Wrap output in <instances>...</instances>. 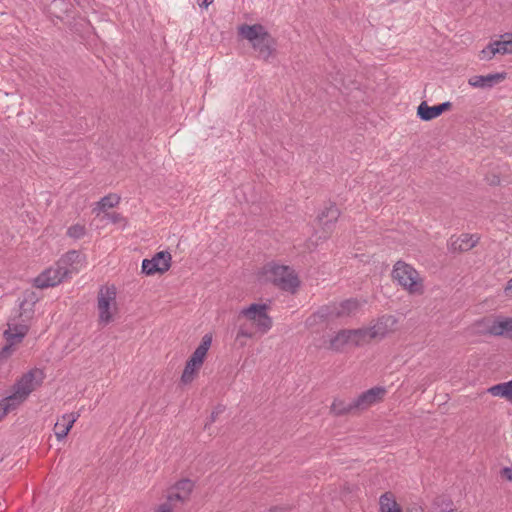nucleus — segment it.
<instances>
[{"label":"nucleus","mask_w":512,"mask_h":512,"mask_svg":"<svg viewBox=\"0 0 512 512\" xmlns=\"http://www.w3.org/2000/svg\"><path fill=\"white\" fill-rule=\"evenodd\" d=\"M3 408H6V407H5V403H4L3 399H2L0 401V419L3 418L8 413V411L6 409H3Z\"/></svg>","instance_id":"nucleus-43"},{"label":"nucleus","mask_w":512,"mask_h":512,"mask_svg":"<svg viewBox=\"0 0 512 512\" xmlns=\"http://www.w3.org/2000/svg\"><path fill=\"white\" fill-rule=\"evenodd\" d=\"M387 390L385 387L375 386L362 392L357 398L353 400V405L357 410H365L370 406L381 402Z\"/></svg>","instance_id":"nucleus-10"},{"label":"nucleus","mask_w":512,"mask_h":512,"mask_svg":"<svg viewBox=\"0 0 512 512\" xmlns=\"http://www.w3.org/2000/svg\"><path fill=\"white\" fill-rule=\"evenodd\" d=\"M410 512H422V510L418 509V508H415V509L411 510Z\"/></svg>","instance_id":"nucleus-47"},{"label":"nucleus","mask_w":512,"mask_h":512,"mask_svg":"<svg viewBox=\"0 0 512 512\" xmlns=\"http://www.w3.org/2000/svg\"><path fill=\"white\" fill-rule=\"evenodd\" d=\"M78 417L79 414L77 413H68L57 420L54 425V433L58 440H62L67 436Z\"/></svg>","instance_id":"nucleus-18"},{"label":"nucleus","mask_w":512,"mask_h":512,"mask_svg":"<svg viewBox=\"0 0 512 512\" xmlns=\"http://www.w3.org/2000/svg\"><path fill=\"white\" fill-rule=\"evenodd\" d=\"M351 344L355 346H362L372 339H370V332L368 327L359 329H350Z\"/></svg>","instance_id":"nucleus-28"},{"label":"nucleus","mask_w":512,"mask_h":512,"mask_svg":"<svg viewBox=\"0 0 512 512\" xmlns=\"http://www.w3.org/2000/svg\"><path fill=\"white\" fill-rule=\"evenodd\" d=\"M74 273L73 269L61 267L49 268L43 271L34 279V286L40 289L53 287L61 283L64 279Z\"/></svg>","instance_id":"nucleus-6"},{"label":"nucleus","mask_w":512,"mask_h":512,"mask_svg":"<svg viewBox=\"0 0 512 512\" xmlns=\"http://www.w3.org/2000/svg\"><path fill=\"white\" fill-rule=\"evenodd\" d=\"M116 290L114 287L101 288L98 294V311L99 321L103 324H108L112 321L113 316L111 306L116 305Z\"/></svg>","instance_id":"nucleus-9"},{"label":"nucleus","mask_w":512,"mask_h":512,"mask_svg":"<svg viewBox=\"0 0 512 512\" xmlns=\"http://www.w3.org/2000/svg\"><path fill=\"white\" fill-rule=\"evenodd\" d=\"M268 308L267 304L252 303L239 312V317H245L246 319L254 322L257 329L262 334H265L273 325L272 318L267 313Z\"/></svg>","instance_id":"nucleus-5"},{"label":"nucleus","mask_w":512,"mask_h":512,"mask_svg":"<svg viewBox=\"0 0 512 512\" xmlns=\"http://www.w3.org/2000/svg\"><path fill=\"white\" fill-rule=\"evenodd\" d=\"M510 289H512V279L508 281L507 286L505 287L506 291Z\"/></svg>","instance_id":"nucleus-46"},{"label":"nucleus","mask_w":512,"mask_h":512,"mask_svg":"<svg viewBox=\"0 0 512 512\" xmlns=\"http://www.w3.org/2000/svg\"><path fill=\"white\" fill-rule=\"evenodd\" d=\"M44 380V373L41 369L34 368L23 374L14 384L13 390L22 397L27 398L35 387L40 385Z\"/></svg>","instance_id":"nucleus-7"},{"label":"nucleus","mask_w":512,"mask_h":512,"mask_svg":"<svg viewBox=\"0 0 512 512\" xmlns=\"http://www.w3.org/2000/svg\"><path fill=\"white\" fill-rule=\"evenodd\" d=\"M4 338L6 340V344H11V347L14 348L16 343H20L23 338L17 337L16 332L12 331L11 324H8V329L4 331Z\"/></svg>","instance_id":"nucleus-34"},{"label":"nucleus","mask_w":512,"mask_h":512,"mask_svg":"<svg viewBox=\"0 0 512 512\" xmlns=\"http://www.w3.org/2000/svg\"><path fill=\"white\" fill-rule=\"evenodd\" d=\"M487 333L493 336H504L512 340V318H497L488 327Z\"/></svg>","instance_id":"nucleus-17"},{"label":"nucleus","mask_w":512,"mask_h":512,"mask_svg":"<svg viewBox=\"0 0 512 512\" xmlns=\"http://www.w3.org/2000/svg\"><path fill=\"white\" fill-rule=\"evenodd\" d=\"M478 238L474 235L462 234L459 238L451 242V249L453 251H468L476 246Z\"/></svg>","instance_id":"nucleus-21"},{"label":"nucleus","mask_w":512,"mask_h":512,"mask_svg":"<svg viewBox=\"0 0 512 512\" xmlns=\"http://www.w3.org/2000/svg\"><path fill=\"white\" fill-rule=\"evenodd\" d=\"M86 233V229L83 225L75 224L68 228L67 235L74 239L82 238Z\"/></svg>","instance_id":"nucleus-33"},{"label":"nucleus","mask_w":512,"mask_h":512,"mask_svg":"<svg viewBox=\"0 0 512 512\" xmlns=\"http://www.w3.org/2000/svg\"><path fill=\"white\" fill-rule=\"evenodd\" d=\"M433 512H454V502L446 495L437 496L432 504Z\"/></svg>","instance_id":"nucleus-27"},{"label":"nucleus","mask_w":512,"mask_h":512,"mask_svg":"<svg viewBox=\"0 0 512 512\" xmlns=\"http://www.w3.org/2000/svg\"><path fill=\"white\" fill-rule=\"evenodd\" d=\"M224 411H225V406H224V405H221V404L217 405V406L215 407V409L212 411V413H211V415H210V419H209V421L205 424V427H204V428H205V429H207V428H208V426H209L210 424H212L213 422H215V421H216V419H217L218 415H219V414H221V413H223Z\"/></svg>","instance_id":"nucleus-37"},{"label":"nucleus","mask_w":512,"mask_h":512,"mask_svg":"<svg viewBox=\"0 0 512 512\" xmlns=\"http://www.w3.org/2000/svg\"><path fill=\"white\" fill-rule=\"evenodd\" d=\"M282 510L281 507L273 506L269 509L270 512H280Z\"/></svg>","instance_id":"nucleus-45"},{"label":"nucleus","mask_w":512,"mask_h":512,"mask_svg":"<svg viewBox=\"0 0 512 512\" xmlns=\"http://www.w3.org/2000/svg\"><path fill=\"white\" fill-rule=\"evenodd\" d=\"M181 507L182 506L167 495L165 502L160 504L155 512H177Z\"/></svg>","instance_id":"nucleus-32"},{"label":"nucleus","mask_w":512,"mask_h":512,"mask_svg":"<svg viewBox=\"0 0 512 512\" xmlns=\"http://www.w3.org/2000/svg\"><path fill=\"white\" fill-rule=\"evenodd\" d=\"M451 107L452 103L449 101L434 106H429L425 101H423L417 108V115L423 121H430L437 118Z\"/></svg>","instance_id":"nucleus-14"},{"label":"nucleus","mask_w":512,"mask_h":512,"mask_svg":"<svg viewBox=\"0 0 512 512\" xmlns=\"http://www.w3.org/2000/svg\"><path fill=\"white\" fill-rule=\"evenodd\" d=\"M360 307L361 303L355 298L346 299L339 304L328 305V308H330L329 311L332 320L340 317L355 315Z\"/></svg>","instance_id":"nucleus-12"},{"label":"nucleus","mask_w":512,"mask_h":512,"mask_svg":"<svg viewBox=\"0 0 512 512\" xmlns=\"http://www.w3.org/2000/svg\"><path fill=\"white\" fill-rule=\"evenodd\" d=\"M105 218L112 223H120L124 220V217L120 213L112 212V213H106Z\"/></svg>","instance_id":"nucleus-39"},{"label":"nucleus","mask_w":512,"mask_h":512,"mask_svg":"<svg viewBox=\"0 0 512 512\" xmlns=\"http://www.w3.org/2000/svg\"><path fill=\"white\" fill-rule=\"evenodd\" d=\"M392 278L410 294H422L423 284L417 270L411 265L397 261L392 270Z\"/></svg>","instance_id":"nucleus-2"},{"label":"nucleus","mask_w":512,"mask_h":512,"mask_svg":"<svg viewBox=\"0 0 512 512\" xmlns=\"http://www.w3.org/2000/svg\"><path fill=\"white\" fill-rule=\"evenodd\" d=\"M380 512H402L392 492H385L379 498Z\"/></svg>","instance_id":"nucleus-23"},{"label":"nucleus","mask_w":512,"mask_h":512,"mask_svg":"<svg viewBox=\"0 0 512 512\" xmlns=\"http://www.w3.org/2000/svg\"><path fill=\"white\" fill-rule=\"evenodd\" d=\"M488 392L495 396L506 399L512 403V380L493 385Z\"/></svg>","instance_id":"nucleus-24"},{"label":"nucleus","mask_w":512,"mask_h":512,"mask_svg":"<svg viewBox=\"0 0 512 512\" xmlns=\"http://www.w3.org/2000/svg\"><path fill=\"white\" fill-rule=\"evenodd\" d=\"M490 43L487 45L486 48H484L482 51H481V59H487V60H490L494 55H490Z\"/></svg>","instance_id":"nucleus-41"},{"label":"nucleus","mask_w":512,"mask_h":512,"mask_svg":"<svg viewBox=\"0 0 512 512\" xmlns=\"http://www.w3.org/2000/svg\"><path fill=\"white\" fill-rule=\"evenodd\" d=\"M349 343H351L350 329H342L330 340L329 347L334 351H341Z\"/></svg>","instance_id":"nucleus-25"},{"label":"nucleus","mask_w":512,"mask_h":512,"mask_svg":"<svg viewBox=\"0 0 512 512\" xmlns=\"http://www.w3.org/2000/svg\"><path fill=\"white\" fill-rule=\"evenodd\" d=\"M37 299L34 293L28 294L25 299L20 303V313L19 316H25L27 318L31 317L33 313V306L36 303Z\"/></svg>","instance_id":"nucleus-29"},{"label":"nucleus","mask_w":512,"mask_h":512,"mask_svg":"<svg viewBox=\"0 0 512 512\" xmlns=\"http://www.w3.org/2000/svg\"><path fill=\"white\" fill-rule=\"evenodd\" d=\"M396 324V319L392 315H383L377 319V321L369 326L370 339H382L386 334L392 330Z\"/></svg>","instance_id":"nucleus-13"},{"label":"nucleus","mask_w":512,"mask_h":512,"mask_svg":"<svg viewBox=\"0 0 512 512\" xmlns=\"http://www.w3.org/2000/svg\"><path fill=\"white\" fill-rule=\"evenodd\" d=\"M211 343L212 335L205 334L202 337L199 346L195 349V351L192 353V355L186 362L185 368L181 376V381L184 384H188L192 382V380L194 379L195 373L200 369L204 362V359L211 346Z\"/></svg>","instance_id":"nucleus-4"},{"label":"nucleus","mask_w":512,"mask_h":512,"mask_svg":"<svg viewBox=\"0 0 512 512\" xmlns=\"http://www.w3.org/2000/svg\"><path fill=\"white\" fill-rule=\"evenodd\" d=\"M499 183H500V179H499V177H498V176H496V175H494V176H493V178H492V180L490 181V184H491V185H497V184H499Z\"/></svg>","instance_id":"nucleus-44"},{"label":"nucleus","mask_w":512,"mask_h":512,"mask_svg":"<svg viewBox=\"0 0 512 512\" xmlns=\"http://www.w3.org/2000/svg\"><path fill=\"white\" fill-rule=\"evenodd\" d=\"M15 348L11 347V344H6L0 349V365L7 361L8 358L13 354Z\"/></svg>","instance_id":"nucleus-36"},{"label":"nucleus","mask_w":512,"mask_h":512,"mask_svg":"<svg viewBox=\"0 0 512 512\" xmlns=\"http://www.w3.org/2000/svg\"><path fill=\"white\" fill-rule=\"evenodd\" d=\"M82 259L83 255L79 251L70 250L60 258L57 265L73 269L74 273H76L78 271L76 265L79 264L82 261Z\"/></svg>","instance_id":"nucleus-22"},{"label":"nucleus","mask_w":512,"mask_h":512,"mask_svg":"<svg viewBox=\"0 0 512 512\" xmlns=\"http://www.w3.org/2000/svg\"><path fill=\"white\" fill-rule=\"evenodd\" d=\"M329 309L328 305L320 307L315 313L306 319L305 326L309 329H314L317 325L324 324L329 320H332Z\"/></svg>","instance_id":"nucleus-20"},{"label":"nucleus","mask_w":512,"mask_h":512,"mask_svg":"<svg viewBox=\"0 0 512 512\" xmlns=\"http://www.w3.org/2000/svg\"><path fill=\"white\" fill-rule=\"evenodd\" d=\"M507 77L506 72H498L488 75H474L469 78L468 83L474 88H492Z\"/></svg>","instance_id":"nucleus-15"},{"label":"nucleus","mask_w":512,"mask_h":512,"mask_svg":"<svg viewBox=\"0 0 512 512\" xmlns=\"http://www.w3.org/2000/svg\"><path fill=\"white\" fill-rule=\"evenodd\" d=\"M266 273L269 280L281 290L294 293L300 285L298 276L295 271L285 265H269Z\"/></svg>","instance_id":"nucleus-3"},{"label":"nucleus","mask_w":512,"mask_h":512,"mask_svg":"<svg viewBox=\"0 0 512 512\" xmlns=\"http://www.w3.org/2000/svg\"><path fill=\"white\" fill-rule=\"evenodd\" d=\"M26 400L25 397H22V395L17 394L15 390H13V393L5 398H3V401L5 403V409L10 412L15 410L20 404H22Z\"/></svg>","instance_id":"nucleus-31"},{"label":"nucleus","mask_w":512,"mask_h":512,"mask_svg":"<svg viewBox=\"0 0 512 512\" xmlns=\"http://www.w3.org/2000/svg\"><path fill=\"white\" fill-rule=\"evenodd\" d=\"M238 34L250 42L259 59L269 61L276 56L277 42L263 25L243 24L239 26Z\"/></svg>","instance_id":"nucleus-1"},{"label":"nucleus","mask_w":512,"mask_h":512,"mask_svg":"<svg viewBox=\"0 0 512 512\" xmlns=\"http://www.w3.org/2000/svg\"><path fill=\"white\" fill-rule=\"evenodd\" d=\"M501 476L508 481H512V469L509 467H505L501 470Z\"/></svg>","instance_id":"nucleus-40"},{"label":"nucleus","mask_w":512,"mask_h":512,"mask_svg":"<svg viewBox=\"0 0 512 512\" xmlns=\"http://www.w3.org/2000/svg\"><path fill=\"white\" fill-rule=\"evenodd\" d=\"M357 410L352 401H345L343 399H334L331 405V412L336 416H343Z\"/></svg>","instance_id":"nucleus-26"},{"label":"nucleus","mask_w":512,"mask_h":512,"mask_svg":"<svg viewBox=\"0 0 512 512\" xmlns=\"http://www.w3.org/2000/svg\"><path fill=\"white\" fill-rule=\"evenodd\" d=\"M340 216V211L335 204H330L317 217L319 224L326 234H330Z\"/></svg>","instance_id":"nucleus-16"},{"label":"nucleus","mask_w":512,"mask_h":512,"mask_svg":"<svg viewBox=\"0 0 512 512\" xmlns=\"http://www.w3.org/2000/svg\"><path fill=\"white\" fill-rule=\"evenodd\" d=\"M214 0H197L198 5L202 8H208L210 4L213 3Z\"/></svg>","instance_id":"nucleus-42"},{"label":"nucleus","mask_w":512,"mask_h":512,"mask_svg":"<svg viewBox=\"0 0 512 512\" xmlns=\"http://www.w3.org/2000/svg\"><path fill=\"white\" fill-rule=\"evenodd\" d=\"M11 328H12L13 332H16L17 337H22V338H24L29 331V327L26 324H20V323L11 324Z\"/></svg>","instance_id":"nucleus-35"},{"label":"nucleus","mask_w":512,"mask_h":512,"mask_svg":"<svg viewBox=\"0 0 512 512\" xmlns=\"http://www.w3.org/2000/svg\"><path fill=\"white\" fill-rule=\"evenodd\" d=\"M120 202V197L117 194H109L104 196L97 202V207L94 210L105 211L108 208L117 206Z\"/></svg>","instance_id":"nucleus-30"},{"label":"nucleus","mask_w":512,"mask_h":512,"mask_svg":"<svg viewBox=\"0 0 512 512\" xmlns=\"http://www.w3.org/2000/svg\"><path fill=\"white\" fill-rule=\"evenodd\" d=\"M490 55L512 54V33H505L500 40L490 43Z\"/></svg>","instance_id":"nucleus-19"},{"label":"nucleus","mask_w":512,"mask_h":512,"mask_svg":"<svg viewBox=\"0 0 512 512\" xmlns=\"http://www.w3.org/2000/svg\"><path fill=\"white\" fill-rule=\"evenodd\" d=\"M193 487L194 483L190 479H182L168 490L167 495L183 506L189 500Z\"/></svg>","instance_id":"nucleus-11"},{"label":"nucleus","mask_w":512,"mask_h":512,"mask_svg":"<svg viewBox=\"0 0 512 512\" xmlns=\"http://www.w3.org/2000/svg\"><path fill=\"white\" fill-rule=\"evenodd\" d=\"M241 337L252 338L253 333L248 328H246L245 325H240L237 331L236 340H239Z\"/></svg>","instance_id":"nucleus-38"},{"label":"nucleus","mask_w":512,"mask_h":512,"mask_svg":"<svg viewBox=\"0 0 512 512\" xmlns=\"http://www.w3.org/2000/svg\"><path fill=\"white\" fill-rule=\"evenodd\" d=\"M171 254L168 251L157 252L151 259L142 261V273L151 276L156 273L163 274L171 267Z\"/></svg>","instance_id":"nucleus-8"}]
</instances>
